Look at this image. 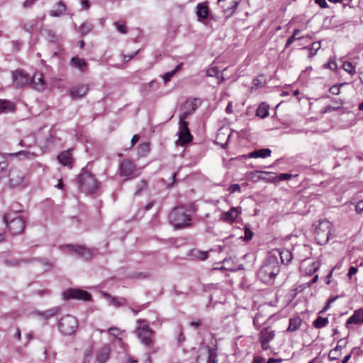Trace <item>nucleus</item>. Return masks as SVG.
Wrapping results in <instances>:
<instances>
[{"mask_svg": "<svg viewBox=\"0 0 363 363\" xmlns=\"http://www.w3.org/2000/svg\"><path fill=\"white\" fill-rule=\"evenodd\" d=\"M280 271L276 255H269L257 272V277L263 283L272 284Z\"/></svg>", "mask_w": 363, "mask_h": 363, "instance_id": "f257e3e1", "label": "nucleus"}, {"mask_svg": "<svg viewBox=\"0 0 363 363\" xmlns=\"http://www.w3.org/2000/svg\"><path fill=\"white\" fill-rule=\"evenodd\" d=\"M171 224L177 229L187 228L191 225V215L189 211L183 206L174 208L169 213Z\"/></svg>", "mask_w": 363, "mask_h": 363, "instance_id": "f03ea898", "label": "nucleus"}, {"mask_svg": "<svg viewBox=\"0 0 363 363\" xmlns=\"http://www.w3.org/2000/svg\"><path fill=\"white\" fill-rule=\"evenodd\" d=\"M136 323L135 333L138 337L145 346L153 347L155 332L149 327L147 321L145 319H139Z\"/></svg>", "mask_w": 363, "mask_h": 363, "instance_id": "7ed1b4c3", "label": "nucleus"}, {"mask_svg": "<svg viewBox=\"0 0 363 363\" xmlns=\"http://www.w3.org/2000/svg\"><path fill=\"white\" fill-rule=\"evenodd\" d=\"M3 221L13 235L21 234L26 227L25 219L17 213H8L5 214Z\"/></svg>", "mask_w": 363, "mask_h": 363, "instance_id": "20e7f679", "label": "nucleus"}, {"mask_svg": "<svg viewBox=\"0 0 363 363\" xmlns=\"http://www.w3.org/2000/svg\"><path fill=\"white\" fill-rule=\"evenodd\" d=\"M77 183L80 191L86 194H92L99 188V184L94 175L88 172H84L79 175Z\"/></svg>", "mask_w": 363, "mask_h": 363, "instance_id": "39448f33", "label": "nucleus"}, {"mask_svg": "<svg viewBox=\"0 0 363 363\" xmlns=\"http://www.w3.org/2000/svg\"><path fill=\"white\" fill-rule=\"evenodd\" d=\"M333 225L328 220H323L320 222L315 229V235L317 242L323 245L326 244L332 235Z\"/></svg>", "mask_w": 363, "mask_h": 363, "instance_id": "423d86ee", "label": "nucleus"}, {"mask_svg": "<svg viewBox=\"0 0 363 363\" xmlns=\"http://www.w3.org/2000/svg\"><path fill=\"white\" fill-rule=\"evenodd\" d=\"M58 327L62 334L71 335L77 328L78 322L74 316L67 315L60 318L58 323Z\"/></svg>", "mask_w": 363, "mask_h": 363, "instance_id": "0eeeda50", "label": "nucleus"}, {"mask_svg": "<svg viewBox=\"0 0 363 363\" xmlns=\"http://www.w3.org/2000/svg\"><path fill=\"white\" fill-rule=\"evenodd\" d=\"M8 177L11 187L24 186L27 184L25 173L17 167L11 168Z\"/></svg>", "mask_w": 363, "mask_h": 363, "instance_id": "6e6552de", "label": "nucleus"}, {"mask_svg": "<svg viewBox=\"0 0 363 363\" xmlns=\"http://www.w3.org/2000/svg\"><path fill=\"white\" fill-rule=\"evenodd\" d=\"M63 251L77 254L84 259H90L95 254L96 250L86 248L84 246L67 245L62 247Z\"/></svg>", "mask_w": 363, "mask_h": 363, "instance_id": "1a4fd4ad", "label": "nucleus"}, {"mask_svg": "<svg viewBox=\"0 0 363 363\" xmlns=\"http://www.w3.org/2000/svg\"><path fill=\"white\" fill-rule=\"evenodd\" d=\"M178 135L179 138L176 141L177 145H184L191 141L192 135L188 128V123L185 121H179V130Z\"/></svg>", "mask_w": 363, "mask_h": 363, "instance_id": "9d476101", "label": "nucleus"}, {"mask_svg": "<svg viewBox=\"0 0 363 363\" xmlns=\"http://www.w3.org/2000/svg\"><path fill=\"white\" fill-rule=\"evenodd\" d=\"M65 299L75 298L79 300L89 301L91 298V294L86 291L79 289H69L62 294Z\"/></svg>", "mask_w": 363, "mask_h": 363, "instance_id": "9b49d317", "label": "nucleus"}, {"mask_svg": "<svg viewBox=\"0 0 363 363\" xmlns=\"http://www.w3.org/2000/svg\"><path fill=\"white\" fill-rule=\"evenodd\" d=\"M34 261L40 262L42 265L45 267V269L47 270L52 267V264L45 259H6L4 261V264L9 267H16L18 266L21 263H31Z\"/></svg>", "mask_w": 363, "mask_h": 363, "instance_id": "f8f14e48", "label": "nucleus"}, {"mask_svg": "<svg viewBox=\"0 0 363 363\" xmlns=\"http://www.w3.org/2000/svg\"><path fill=\"white\" fill-rule=\"evenodd\" d=\"M216 352L209 346H206L196 358L198 363H217Z\"/></svg>", "mask_w": 363, "mask_h": 363, "instance_id": "ddd939ff", "label": "nucleus"}, {"mask_svg": "<svg viewBox=\"0 0 363 363\" xmlns=\"http://www.w3.org/2000/svg\"><path fill=\"white\" fill-rule=\"evenodd\" d=\"M275 333L269 327L263 328L259 334V342L263 350L269 349V343L274 338Z\"/></svg>", "mask_w": 363, "mask_h": 363, "instance_id": "4468645a", "label": "nucleus"}, {"mask_svg": "<svg viewBox=\"0 0 363 363\" xmlns=\"http://www.w3.org/2000/svg\"><path fill=\"white\" fill-rule=\"evenodd\" d=\"M13 82L16 88H21L30 84V78L25 72L16 70L13 73Z\"/></svg>", "mask_w": 363, "mask_h": 363, "instance_id": "2eb2a0df", "label": "nucleus"}, {"mask_svg": "<svg viewBox=\"0 0 363 363\" xmlns=\"http://www.w3.org/2000/svg\"><path fill=\"white\" fill-rule=\"evenodd\" d=\"M135 164L129 159L123 160L120 164V174L122 177H129L135 170Z\"/></svg>", "mask_w": 363, "mask_h": 363, "instance_id": "dca6fc26", "label": "nucleus"}, {"mask_svg": "<svg viewBox=\"0 0 363 363\" xmlns=\"http://www.w3.org/2000/svg\"><path fill=\"white\" fill-rule=\"evenodd\" d=\"M196 108L197 106L193 100H186L182 106V113L180 114L179 121H185Z\"/></svg>", "mask_w": 363, "mask_h": 363, "instance_id": "f3484780", "label": "nucleus"}, {"mask_svg": "<svg viewBox=\"0 0 363 363\" xmlns=\"http://www.w3.org/2000/svg\"><path fill=\"white\" fill-rule=\"evenodd\" d=\"M30 84L38 91L44 90L45 89V82L43 74L40 72H35L30 81Z\"/></svg>", "mask_w": 363, "mask_h": 363, "instance_id": "a211bd4d", "label": "nucleus"}, {"mask_svg": "<svg viewBox=\"0 0 363 363\" xmlns=\"http://www.w3.org/2000/svg\"><path fill=\"white\" fill-rule=\"evenodd\" d=\"M271 255H276L277 258L279 257L284 264H288L293 259L291 252L286 248L274 250Z\"/></svg>", "mask_w": 363, "mask_h": 363, "instance_id": "6ab92c4d", "label": "nucleus"}, {"mask_svg": "<svg viewBox=\"0 0 363 363\" xmlns=\"http://www.w3.org/2000/svg\"><path fill=\"white\" fill-rule=\"evenodd\" d=\"M350 324H363V309L360 308L354 311L346 322L347 325Z\"/></svg>", "mask_w": 363, "mask_h": 363, "instance_id": "aec40b11", "label": "nucleus"}, {"mask_svg": "<svg viewBox=\"0 0 363 363\" xmlns=\"http://www.w3.org/2000/svg\"><path fill=\"white\" fill-rule=\"evenodd\" d=\"M89 90L87 84H79L74 86L71 91V96L73 98H82L84 96Z\"/></svg>", "mask_w": 363, "mask_h": 363, "instance_id": "412c9836", "label": "nucleus"}, {"mask_svg": "<svg viewBox=\"0 0 363 363\" xmlns=\"http://www.w3.org/2000/svg\"><path fill=\"white\" fill-rule=\"evenodd\" d=\"M241 213L238 208L232 207L228 211L223 213V219L227 222H233Z\"/></svg>", "mask_w": 363, "mask_h": 363, "instance_id": "4be33fe9", "label": "nucleus"}, {"mask_svg": "<svg viewBox=\"0 0 363 363\" xmlns=\"http://www.w3.org/2000/svg\"><path fill=\"white\" fill-rule=\"evenodd\" d=\"M272 151L269 148H262L259 150H254L250 152L247 155L249 158H266L271 155Z\"/></svg>", "mask_w": 363, "mask_h": 363, "instance_id": "5701e85b", "label": "nucleus"}, {"mask_svg": "<svg viewBox=\"0 0 363 363\" xmlns=\"http://www.w3.org/2000/svg\"><path fill=\"white\" fill-rule=\"evenodd\" d=\"M111 349L108 345L104 346L98 352L96 359L99 363H106L109 358Z\"/></svg>", "mask_w": 363, "mask_h": 363, "instance_id": "b1692460", "label": "nucleus"}, {"mask_svg": "<svg viewBox=\"0 0 363 363\" xmlns=\"http://www.w3.org/2000/svg\"><path fill=\"white\" fill-rule=\"evenodd\" d=\"M196 9V15L199 21L207 18L208 16V7L206 5L203 3L198 4Z\"/></svg>", "mask_w": 363, "mask_h": 363, "instance_id": "393cba45", "label": "nucleus"}, {"mask_svg": "<svg viewBox=\"0 0 363 363\" xmlns=\"http://www.w3.org/2000/svg\"><path fill=\"white\" fill-rule=\"evenodd\" d=\"M41 34L50 43H57L59 40V36L48 28H42Z\"/></svg>", "mask_w": 363, "mask_h": 363, "instance_id": "a878e982", "label": "nucleus"}, {"mask_svg": "<svg viewBox=\"0 0 363 363\" xmlns=\"http://www.w3.org/2000/svg\"><path fill=\"white\" fill-rule=\"evenodd\" d=\"M60 311V307H53L44 311H38V315L43 318L44 319H49L58 314Z\"/></svg>", "mask_w": 363, "mask_h": 363, "instance_id": "bb28decb", "label": "nucleus"}, {"mask_svg": "<svg viewBox=\"0 0 363 363\" xmlns=\"http://www.w3.org/2000/svg\"><path fill=\"white\" fill-rule=\"evenodd\" d=\"M59 162L64 166H69L72 162V157L71 152L67 151L62 152L57 157Z\"/></svg>", "mask_w": 363, "mask_h": 363, "instance_id": "cd10ccee", "label": "nucleus"}, {"mask_svg": "<svg viewBox=\"0 0 363 363\" xmlns=\"http://www.w3.org/2000/svg\"><path fill=\"white\" fill-rule=\"evenodd\" d=\"M10 157H21L22 159L31 160L36 157V154L26 150H21L14 153H9Z\"/></svg>", "mask_w": 363, "mask_h": 363, "instance_id": "c85d7f7f", "label": "nucleus"}, {"mask_svg": "<svg viewBox=\"0 0 363 363\" xmlns=\"http://www.w3.org/2000/svg\"><path fill=\"white\" fill-rule=\"evenodd\" d=\"M15 106L13 103L9 101L0 99V114L11 112L14 110Z\"/></svg>", "mask_w": 363, "mask_h": 363, "instance_id": "c756f323", "label": "nucleus"}, {"mask_svg": "<svg viewBox=\"0 0 363 363\" xmlns=\"http://www.w3.org/2000/svg\"><path fill=\"white\" fill-rule=\"evenodd\" d=\"M71 64L74 67L79 69L81 71H84L85 67L87 66V63L84 60L80 59L77 57H74L72 58Z\"/></svg>", "mask_w": 363, "mask_h": 363, "instance_id": "7c9ffc66", "label": "nucleus"}, {"mask_svg": "<svg viewBox=\"0 0 363 363\" xmlns=\"http://www.w3.org/2000/svg\"><path fill=\"white\" fill-rule=\"evenodd\" d=\"M301 324V319L299 317L291 318L287 328L288 331L294 332L297 330Z\"/></svg>", "mask_w": 363, "mask_h": 363, "instance_id": "2f4dec72", "label": "nucleus"}, {"mask_svg": "<svg viewBox=\"0 0 363 363\" xmlns=\"http://www.w3.org/2000/svg\"><path fill=\"white\" fill-rule=\"evenodd\" d=\"M257 116L261 118H266L269 114V106L262 103L257 109Z\"/></svg>", "mask_w": 363, "mask_h": 363, "instance_id": "473e14b6", "label": "nucleus"}, {"mask_svg": "<svg viewBox=\"0 0 363 363\" xmlns=\"http://www.w3.org/2000/svg\"><path fill=\"white\" fill-rule=\"evenodd\" d=\"M333 101V103H338V106H328L323 109L322 113H327L342 108L343 102L341 99H334Z\"/></svg>", "mask_w": 363, "mask_h": 363, "instance_id": "72a5a7b5", "label": "nucleus"}, {"mask_svg": "<svg viewBox=\"0 0 363 363\" xmlns=\"http://www.w3.org/2000/svg\"><path fill=\"white\" fill-rule=\"evenodd\" d=\"M57 6V10H51L50 11V15L51 16L58 17L65 13L66 7L62 1L58 2Z\"/></svg>", "mask_w": 363, "mask_h": 363, "instance_id": "f704fd0d", "label": "nucleus"}, {"mask_svg": "<svg viewBox=\"0 0 363 363\" xmlns=\"http://www.w3.org/2000/svg\"><path fill=\"white\" fill-rule=\"evenodd\" d=\"M341 346L337 345L335 348L331 350L328 354V358L330 360H337L341 355Z\"/></svg>", "mask_w": 363, "mask_h": 363, "instance_id": "c9c22d12", "label": "nucleus"}, {"mask_svg": "<svg viewBox=\"0 0 363 363\" xmlns=\"http://www.w3.org/2000/svg\"><path fill=\"white\" fill-rule=\"evenodd\" d=\"M328 323V318H323L321 316H318L316 319L313 321V325L315 328H322L326 326Z\"/></svg>", "mask_w": 363, "mask_h": 363, "instance_id": "e433bc0d", "label": "nucleus"}, {"mask_svg": "<svg viewBox=\"0 0 363 363\" xmlns=\"http://www.w3.org/2000/svg\"><path fill=\"white\" fill-rule=\"evenodd\" d=\"M93 28L91 23L86 21L83 23L79 28V32L82 35H86L89 33Z\"/></svg>", "mask_w": 363, "mask_h": 363, "instance_id": "4c0bfd02", "label": "nucleus"}, {"mask_svg": "<svg viewBox=\"0 0 363 363\" xmlns=\"http://www.w3.org/2000/svg\"><path fill=\"white\" fill-rule=\"evenodd\" d=\"M320 262L314 261L306 269V273L308 275H312L315 272L318 271V269L320 268Z\"/></svg>", "mask_w": 363, "mask_h": 363, "instance_id": "58836bf2", "label": "nucleus"}, {"mask_svg": "<svg viewBox=\"0 0 363 363\" xmlns=\"http://www.w3.org/2000/svg\"><path fill=\"white\" fill-rule=\"evenodd\" d=\"M191 256L200 260H205L208 257V252L206 251L194 250L191 252Z\"/></svg>", "mask_w": 363, "mask_h": 363, "instance_id": "ea45409f", "label": "nucleus"}, {"mask_svg": "<svg viewBox=\"0 0 363 363\" xmlns=\"http://www.w3.org/2000/svg\"><path fill=\"white\" fill-rule=\"evenodd\" d=\"M253 325L259 329L263 325V315L261 313H257L253 318Z\"/></svg>", "mask_w": 363, "mask_h": 363, "instance_id": "a19ab883", "label": "nucleus"}, {"mask_svg": "<svg viewBox=\"0 0 363 363\" xmlns=\"http://www.w3.org/2000/svg\"><path fill=\"white\" fill-rule=\"evenodd\" d=\"M37 21L38 20L37 19H34V20H32V21H28V22H26L23 25V29L28 32V33H33V28L35 26V25L37 23Z\"/></svg>", "mask_w": 363, "mask_h": 363, "instance_id": "79ce46f5", "label": "nucleus"}, {"mask_svg": "<svg viewBox=\"0 0 363 363\" xmlns=\"http://www.w3.org/2000/svg\"><path fill=\"white\" fill-rule=\"evenodd\" d=\"M342 67L345 71H346L351 75H354L356 74L355 67L350 62H345L343 64Z\"/></svg>", "mask_w": 363, "mask_h": 363, "instance_id": "37998d69", "label": "nucleus"}, {"mask_svg": "<svg viewBox=\"0 0 363 363\" xmlns=\"http://www.w3.org/2000/svg\"><path fill=\"white\" fill-rule=\"evenodd\" d=\"M147 183L144 179L140 180L136 185L135 191L134 193L135 196H138L146 187Z\"/></svg>", "mask_w": 363, "mask_h": 363, "instance_id": "c03bdc74", "label": "nucleus"}, {"mask_svg": "<svg viewBox=\"0 0 363 363\" xmlns=\"http://www.w3.org/2000/svg\"><path fill=\"white\" fill-rule=\"evenodd\" d=\"M8 162L4 155L0 154V174L4 172L8 167Z\"/></svg>", "mask_w": 363, "mask_h": 363, "instance_id": "a18cd8bd", "label": "nucleus"}, {"mask_svg": "<svg viewBox=\"0 0 363 363\" xmlns=\"http://www.w3.org/2000/svg\"><path fill=\"white\" fill-rule=\"evenodd\" d=\"M114 26L118 32L121 33H127L126 26L123 22L116 21L114 23Z\"/></svg>", "mask_w": 363, "mask_h": 363, "instance_id": "49530a36", "label": "nucleus"}, {"mask_svg": "<svg viewBox=\"0 0 363 363\" xmlns=\"http://www.w3.org/2000/svg\"><path fill=\"white\" fill-rule=\"evenodd\" d=\"M320 48V43L319 42H314L310 47L311 52L309 57H313L316 54V52Z\"/></svg>", "mask_w": 363, "mask_h": 363, "instance_id": "de8ad7c7", "label": "nucleus"}, {"mask_svg": "<svg viewBox=\"0 0 363 363\" xmlns=\"http://www.w3.org/2000/svg\"><path fill=\"white\" fill-rule=\"evenodd\" d=\"M156 84H157V82L155 80H152L149 83L144 84H143V86H142V91L145 93L149 92L150 91L151 88L153 87Z\"/></svg>", "mask_w": 363, "mask_h": 363, "instance_id": "09e8293b", "label": "nucleus"}, {"mask_svg": "<svg viewBox=\"0 0 363 363\" xmlns=\"http://www.w3.org/2000/svg\"><path fill=\"white\" fill-rule=\"evenodd\" d=\"M219 73V69L217 67H212L207 69L206 74L208 77H216Z\"/></svg>", "mask_w": 363, "mask_h": 363, "instance_id": "8fccbe9b", "label": "nucleus"}, {"mask_svg": "<svg viewBox=\"0 0 363 363\" xmlns=\"http://www.w3.org/2000/svg\"><path fill=\"white\" fill-rule=\"evenodd\" d=\"M343 84H340V86L334 85L330 88V92L335 95H338L340 92V86H342Z\"/></svg>", "mask_w": 363, "mask_h": 363, "instance_id": "3c124183", "label": "nucleus"}, {"mask_svg": "<svg viewBox=\"0 0 363 363\" xmlns=\"http://www.w3.org/2000/svg\"><path fill=\"white\" fill-rule=\"evenodd\" d=\"M230 193L233 194V193H235L236 191H240V184H233L232 185H230L228 189Z\"/></svg>", "mask_w": 363, "mask_h": 363, "instance_id": "603ef678", "label": "nucleus"}, {"mask_svg": "<svg viewBox=\"0 0 363 363\" xmlns=\"http://www.w3.org/2000/svg\"><path fill=\"white\" fill-rule=\"evenodd\" d=\"M124 302H125V298H120V300H118L114 297L111 298V303L116 306H122L124 303Z\"/></svg>", "mask_w": 363, "mask_h": 363, "instance_id": "864d4df0", "label": "nucleus"}, {"mask_svg": "<svg viewBox=\"0 0 363 363\" xmlns=\"http://www.w3.org/2000/svg\"><path fill=\"white\" fill-rule=\"evenodd\" d=\"M108 331L111 335L116 336V337H117L121 333V330L118 328H116V327L109 328Z\"/></svg>", "mask_w": 363, "mask_h": 363, "instance_id": "5fc2aeb1", "label": "nucleus"}, {"mask_svg": "<svg viewBox=\"0 0 363 363\" xmlns=\"http://www.w3.org/2000/svg\"><path fill=\"white\" fill-rule=\"evenodd\" d=\"M337 298V296H335V297L330 298L328 301L326 306L323 308V309L320 311V313H323V312L327 311L330 308V304L332 303H333Z\"/></svg>", "mask_w": 363, "mask_h": 363, "instance_id": "6e6d98bb", "label": "nucleus"}, {"mask_svg": "<svg viewBox=\"0 0 363 363\" xmlns=\"http://www.w3.org/2000/svg\"><path fill=\"white\" fill-rule=\"evenodd\" d=\"M37 1L38 0H26L23 3V7L25 9L30 8L34 4V3Z\"/></svg>", "mask_w": 363, "mask_h": 363, "instance_id": "4d7b16f0", "label": "nucleus"}, {"mask_svg": "<svg viewBox=\"0 0 363 363\" xmlns=\"http://www.w3.org/2000/svg\"><path fill=\"white\" fill-rule=\"evenodd\" d=\"M356 211L358 213H361L363 212V201H359L357 204H356Z\"/></svg>", "mask_w": 363, "mask_h": 363, "instance_id": "13d9d810", "label": "nucleus"}, {"mask_svg": "<svg viewBox=\"0 0 363 363\" xmlns=\"http://www.w3.org/2000/svg\"><path fill=\"white\" fill-rule=\"evenodd\" d=\"M174 75V72H167L164 76V80L165 82H167L171 80V78Z\"/></svg>", "mask_w": 363, "mask_h": 363, "instance_id": "bf43d9fd", "label": "nucleus"}, {"mask_svg": "<svg viewBox=\"0 0 363 363\" xmlns=\"http://www.w3.org/2000/svg\"><path fill=\"white\" fill-rule=\"evenodd\" d=\"M301 37H298V38H295L294 36H291L286 41V45H285V47L286 48H288L291 44H292L294 40H296V39H301Z\"/></svg>", "mask_w": 363, "mask_h": 363, "instance_id": "052dcab7", "label": "nucleus"}, {"mask_svg": "<svg viewBox=\"0 0 363 363\" xmlns=\"http://www.w3.org/2000/svg\"><path fill=\"white\" fill-rule=\"evenodd\" d=\"M252 235L253 233L250 230L246 229L245 231V239L246 240H250L252 238Z\"/></svg>", "mask_w": 363, "mask_h": 363, "instance_id": "680f3d73", "label": "nucleus"}, {"mask_svg": "<svg viewBox=\"0 0 363 363\" xmlns=\"http://www.w3.org/2000/svg\"><path fill=\"white\" fill-rule=\"evenodd\" d=\"M357 272V269L355 267H350L349 269V272L347 276L351 278L354 274H355Z\"/></svg>", "mask_w": 363, "mask_h": 363, "instance_id": "e2e57ef3", "label": "nucleus"}, {"mask_svg": "<svg viewBox=\"0 0 363 363\" xmlns=\"http://www.w3.org/2000/svg\"><path fill=\"white\" fill-rule=\"evenodd\" d=\"M292 177V175L290 174H280L279 176V179L280 180H288Z\"/></svg>", "mask_w": 363, "mask_h": 363, "instance_id": "0e129e2a", "label": "nucleus"}, {"mask_svg": "<svg viewBox=\"0 0 363 363\" xmlns=\"http://www.w3.org/2000/svg\"><path fill=\"white\" fill-rule=\"evenodd\" d=\"M81 6L82 7L85 9V10H88L90 7L89 6V2L88 0H81Z\"/></svg>", "mask_w": 363, "mask_h": 363, "instance_id": "69168bd1", "label": "nucleus"}, {"mask_svg": "<svg viewBox=\"0 0 363 363\" xmlns=\"http://www.w3.org/2000/svg\"><path fill=\"white\" fill-rule=\"evenodd\" d=\"M325 66L333 70L337 68V65L335 61H329L328 63L325 65Z\"/></svg>", "mask_w": 363, "mask_h": 363, "instance_id": "338daca9", "label": "nucleus"}, {"mask_svg": "<svg viewBox=\"0 0 363 363\" xmlns=\"http://www.w3.org/2000/svg\"><path fill=\"white\" fill-rule=\"evenodd\" d=\"M265 359L262 357H255L252 363H264Z\"/></svg>", "mask_w": 363, "mask_h": 363, "instance_id": "774afa93", "label": "nucleus"}]
</instances>
